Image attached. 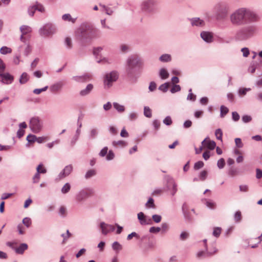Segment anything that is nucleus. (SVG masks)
Returning <instances> with one entry per match:
<instances>
[{"instance_id":"1","label":"nucleus","mask_w":262,"mask_h":262,"mask_svg":"<svg viewBox=\"0 0 262 262\" xmlns=\"http://www.w3.org/2000/svg\"><path fill=\"white\" fill-rule=\"evenodd\" d=\"M144 66L143 59L138 54H132L125 61V74L132 83L137 82Z\"/></svg>"},{"instance_id":"2","label":"nucleus","mask_w":262,"mask_h":262,"mask_svg":"<svg viewBox=\"0 0 262 262\" xmlns=\"http://www.w3.org/2000/svg\"><path fill=\"white\" fill-rule=\"evenodd\" d=\"M229 18L233 25L241 26L247 23H256L259 18L256 13L245 8H241L232 13Z\"/></svg>"},{"instance_id":"3","label":"nucleus","mask_w":262,"mask_h":262,"mask_svg":"<svg viewBox=\"0 0 262 262\" xmlns=\"http://www.w3.org/2000/svg\"><path fill=\"white\" fill-rule=\"evenodd\" d=\"M98 30L90 24H82L76 31L77 38L83 43L90 42L96 37Z\"/></svg>"},{"instance_id":"4","label":"nucleus","mask_w":262,"mask_h":262,"mask_svg":"<svg viewBox=\"0 0 262 262\" xmlns=\"http://www.w3.org/2000/svg\"><path fill=\"white\" fill-rule=\"evenodd\" d=\"M236 32L235 37L239 41H247L256 36L259 32L255 23H247Z\"/></svg>"},{"instance_id":"5","label":"nucleus","mask_w":262,"mask_h":262,"mask_svg":"<svg viewBox=\"0 0 262 262\" xmlns=\"http://www.w3.org/2000/svg\"><path fill=\"white\" fill-rule=\"evenodd\" d=\"M95 191L91 187H85L79 190L75 196L76 202L81 203L85 201L88 198L93 196Z\"/></svg>"},{"instance_id":"6","label":"nucleus","mask_w":262,"mask_h":262,"mask_svg":"<svg viewBox=\"0 0 262 262\" xmlns=\"http://www.w3.org/2000/svg\"><path fill=\"white\" fill-rule=\"evenodd\" d=\"M157 0H143L140 5L141 11L147 14H151L156 11Z\"/></svg>"},{"instance_id":"7","label":"nucleus","mask_w":262,"mask_h":262,"mask_svg":"<svg viewBox=\"0 0 262 262\" xmlns=\"http://www.w3.org/2000/svg\"><path fill=\"white\" fill-rule=\"evenodd\" d=\"M119 78L118 71L114 70L106 73L103 79L104 87L105 89H108L112 86L113 83L116 82Z\"/></svg>"},{"instance_id":"8","label":"nucleus","mask_w":262,"mask_h":262,"mask_svg":"<svg viewBox=\"0 0 262 262\" xmlns=\"http://www.w3.org/2000/svg\"><path fill=\"white\" fill-rule=\"evenodd\" d=\"M29 126L33 133L35 134L39 133L43 129V121L39 117H33L30 120Z\"/></svg>"},{"instance_id":"9","label":"nucleus","mask_w":262,"mask_h":262,"mask_svg":"<svg viewBox=\"0 0 262 262\" xmlns=\"http://www.w3.org/2000/svg\"><path fill=\"white\" fill-rule=\"evenodd\" d=\"M56 30V27L54 25L48 23L40 28L39 33L41 36L48 37L55 33Z\"/></svg>"},{"instance_id":"10","label":"nucleus","mask_w":262,"mask_h":262,"mask_svg":"<svg viewBox=\"0 0 262 262\" xmlns=\"http://www.w3.org/2000/svg\"><path fill=\"white\" fill-rule=\"evenodd\" d=\"M213 11L215 13L216 19L218 20L224 19L228 14L227 10L222 7L220 4L216 5L213 8Z\"/></svg>"},{"instance_id":"11","label":"nucleus","mask_w":262,"mask_h":262,"mask_svg":"<svg viewBox=\"0 0 262 262\" xmlns=\"http://www.w3.org/2000/svg\"><path fill=\"white\" fill-rule=\"evenodd\" d=\"M14 80V77L10 73L0 72V82L5 84H10Z\"/></svg>"},{"instance_id":"12","label":"nucleus","mask_w":262,"mask_h":262,"mask_svg":"<svg viewBox=\"0 0 262 262\" xmlns=\"http://www.w3.org/2000/svg\"><path fill=\"white\" fill-rule=\"evenodd\" d=\"M99 227L101 230L102 234L104 235L115 230V227L113 225L107 224L103 222L100 223Z\"/></svg>"},{"instance_id":"13","label":"nucleus","mask_w":262,"mask_h":262,"mask_svg":"<svg viewBox=\"0 0 262 262\" xmlns=\"http://www.w3.org/2000/svg\"><path fill=\"white\" fill-rule=\"evenodd\" d=\"M192 27H203L205 25V22L200 17H192L188 19Z\"/></svg>"},{"instance_id":"14","label":"nucleus","mask_w":262,"mask_h":262,"mask_svg":"<svg viewBox=\"0 0 262 262\" xmlns=\"http://www.w3.org/2000/svg\"><path fill=\"white\" fill-rule=\"evenodd\" d=\"M217 251V250L215 248H213V251H208L207 247L206 246L205 251H201L197 253L196 257L198 258H205L207 256H210L216 253Z\"/></svg>"},{"instance_id":"15","label":"nucleus","mask_w":262,"mask_h":262,"mask_svg":"<svg viewBox=\"0 0 262 262\" xmlns=\"http://www.w3.org/2000/svg\"><path fill=\"white\" fill-rule=\"evenodd\" d=\"M137 217L141 225H149L151 224V219L147 217L142 212H140L137 214Z\"/></svg>"},{"instance_id":"16","label":"nucleus","mask_w":262,"mask_h":262,"mask_svg":"<svg viewBox=\"0 0 262 262\" xmlns=\"http://www.w3.org/2000/svg\"><path fill=\"white\" fill-rule=\"evenodd\" d=\"M73 167L72 165L69 164L63 168V169L59 173L58 177L59 180L68 176L73 171Z\"/></svg>"},{"instance_id":"17","label":"nucleus","mask_w":262,"mask_h":262,"mask_svg":"<svg viewBox=\"0 0 262 262\" xmlns=\"http://www.w3.org/2000/svg\"><path fill=\"white\" fill-rule=\"evenodd\" d=\"M64 85V83L62 81H59L54 83L50 86V91L51 93L55 94L61 90Z\"/></svg>"},{"instance_id":"18","label":"nucleus","mask_w":262,"mask_h":262,"mask_svg":"<svg viewBox=\"0 0 262 262\" xmlns=\"http://www.w3.org/2000/svg\"><path fill=\"white\" fill-rule=\"evenodd\" d=\"M77 125H78V128L76 130L75 134L73 137V138H72V139L71 140V145L72 146H74L76 144V143L77 141L78 140L80 135L81 134L80 128L82 126V123L81 122H79V119L78 120V121H77Z\"/></svg>"},{"instance_id":"19","label":"nucleus","mask_w":262,"mask_h":262,"mask_svg":"<svg viewBox=\"0 0 262 262\" xmlns=\"http://www.w3.org/2000/svg\"><path fill=\"white\" fill-rule=\"evenodd\" d=\"M202 39L207 43H211L213 40V34L208 31H202L200 34Z\"/></svg>"},{"instance_id":"20","label":"nucleus","mask_w":262,"mask_h":262,"mask_svg":"<svg viewBox=\"0 0 262 262\" xmlns=\"http://www.w3.org/2000/svg\"><path fill=\"white\" fill-rule=\"evenodd\" d=\"M20 31L21 32L20 39L22 42H26V38L24 36L31 32L32 29L31 27L28 26L23 25L20 27Z\"/></svg>"},{"instance_id":"21","label":"nucleus","mask_w":262,"mask_h":262,"mask_svg":"<svg viewBox=\"0 0 262 262\" xmlns=\"http://www.w3.org/2000/svg\"><path fill=\"white\" fill-rule=\"evenodd\" d=\"M28 248V246L26 243L21 244L18 247L15 248V252L16 253L18 254H23L25 251L27 250Z\"/></svg>"},{"instance_id":"22","label":"nucleus","mask_w":262,"mask_h":262,"mask_svg":"<svg viewBox=\"0 0 262 262\" xmlns=\"http://www.w3.org/2000/svg\"><path fill=\"white\" fill-rule=\"evenodd\" d=\"M90 76L88 74H85L81 76H73L72 77V79L77 82H82L86 81L87 80L90 79Z\"/></svg>"},{"instance_id":"23","label":"nucleus","mask_w":262,"mask_h":262,"mask_svg":"<svg viewBox=\"0 0 262 262\" xmlns=\"http://www.w3.org/2000/svg\"><path fill=\"white\" fill-rule=\"evenodd\" d=\"M93 89V85L92 84H89L87 85L85 89L81 90L80 92V95L81 96H85L88 95L90 93V92L92 91V90Z\"/></svg>"},{"instance_id":"24","label":"nucleus","mask_w":262,"mask_h":262,"mask_svg":"<svg viewBox=\"0 0 262 262\" xmlns=\"http://www.w3.org/2000/svg\"><path fill=\"white\" fill-rule=\"evenodd\" d=\"M159 60L162 62H169L171 61L172 57L169 54H163L159 57Z\"/></svg>"},{"instance_id":"25","label":"nucleus","mask_w":262,"mask_h":262,"mask_svg":"<svg viewBox=\"0 0 262 262\" xmlns=\"http://www.w3.org/2000/svg\"><path fill=\"white\" fill-rule=\"evenodd\" d=\"M159 75L162 79H166L169 77V73L165 68H162L160 70Z\"/></svg>"},{"instance_id":"26","label":"nucleus","mask_w":262,"mask_h":262,"mask_svg":"<svg viewBox=\"0 0 262 262\" xmlns=\"http://www.w3.org/2000/svg\"><path fill=\"white\" fill-rule=\"evenodd\" d=\"M98 135V130L96 128H92L90 129L89 134V138L90 140L95 139Z\"/></svg>"},{"instance_id":"27","label":"nucleus","mask_w":262,"mask_h":262,"mask_svg":"<svg viewBox=\"0 0 262 262\" xmlns=\"http://www.w3.org/2000/svg\"><path fill=\"white\" fill-rule=\"evenodd\" d=\"M204 201V204L208 208L211 209H214L216 208V203L213 200L205 199Z\"/></svg>"},{"instance_id":"28","label":"nucleus","mask_w":262,"mask_h":262,"mask_svg":"<svg viewBox=\"0 0 262 262\" xmlns=\"http://www.w3.org/2000/svg\"><path fill=\"white\" fill-rule=\"evenodd\" d=\"M112 145L113 146L115 147H123L127 145V143L122 140H119V141H114L112 142Z\"/></svg>"},{"instance_id":"29","label":"nucleus","mask_w":262,"mask_h":262,"mask_svg":"<svg viewBox=\"0 0 262 262\" xmlns=\"http://www.w3.org/2000/svg\"><path fill=\"white\" fill-rule=\"evenodd\" d=\"M114 107L120 113H123L125 111V107L123 105H121L117 102L113 103Z\"/></svg>"},{"instance_id":"30","label":"nucleus","mask_w":262,"mask_h":262,"mask_svg":"<svg viewBox=\"0 0 262 262\" xmlns=\"http://www.w3.org/2000/svg\"><path fill=\"white\" fill-rule=\"evenodd\" d=\"M112 248L116 251V253H118L122 249V246L118 242H114L112 244Z\"/></svg>"},{"instance_id":"31","label":"nucleus","mask_w":262,"mask_h":262,"mask_svg":"<svg viewBox=\"0 0 262 262\" xmlns=\"http://www.w3.org/2000/svg\"><path fill=\"white\" fill-rule=\"evenodd\" d=\"M242 219V213L240 211H237L234 214V220L235 223H239Z\"/></svg>"},{"instance_id":"32","label":"nucleus","mask_w":262,"mask_h":262,"mask_svg":"<svg viewBox=\"0 0 262 262\" xmlns=\"http://www.w3.org/2000/svg\"><path fill=\"white\" fill-rule=\"evenodd\" d=\"M28 75L27 73L24 72L21 74L19 81L20 84H25L28 81Z\"/></svg>"},{"instance_id":"33","label":"nucleus","mask_w":262,"mask_h":262,"mask_svg":"<svg viewBox=\"0 0 262 262\" xmlns=\"http://www.w3.org/2000/svg\"><path fill=\"white\" fill-rule=\"evenodd\" d=\"M62 19L64 21H71L73 23H74L76 21V18H72L71 15L70 14H63L62 16Z\"/></svg>"},{"instance_id":"34","label":"nucleus","mask_w":262,"mask_h":262,"mask_svg":"<svg viewBox=\"0 0 262 262\" xmlns=\"http://www.w3.org/2000/svg\"><path fill=\"white\" fill-rule=\"evenodd\" d=\"M144 115L147 118H151L152 116L151 110L148 106L144 107Z\"/></svg>"},{"instance_id":"35","label":"nucleus","mask_w":262,"mask_h":262,"mask_svg":"<svg viewBox=\"0 0 262 262\" xmlns=\"http://www.w3.org/2000/svg\"><path fill=\"white\" fill-rule=\"evenodd\" d=\"M216 146V143L214 141L208 140L206 143V147L210 149L213 150Z\"/></svg>"},{"instance_id":"36","label":"nucleus","mask_w":262,"mask_h":262,"mask_svg":"<svg viewBox=\"0 0 262 262\" xmlns=\"http://www.w3.org/2000/svg\"><path fill=\"white\" fill-rule=\"evenodd\" d=\"M25 45V50L24 52V54L26 56H27L31 52L32 48L29 43L27 42L26 40Z\"/></svg>"},{"instance_id":"37","label":"nucleus","mask_w":262,"mask_h":262,"mask_svg":"<svg viewBox=\"0 0 262 262\" xmlns=\"http://www.w3.org/2000/svg\"><path fill=\"white\" fill-rule=\"evenodd\" d=\"M220 112V116L221 118H223L228 113L229 109L224 105H221Z\"/></svg>"},{"instance_id":"38","label":"nucleus","mask_w":262,"mask_h":262,"mask_svg":"<svg viewBox=\"0 0 262 262\" xmlns=\"http://www.w3.org/2000/svg\"><path fill=\"white\" fill-rule=\"evenodd\" d=\"M96 174V172L95 170L90 169L86 172L84 177L86 179H89L94 177V176H95Z\"/></svg>"},{"instance_id":"39","label":"nucleus","mask_w":262,"mask_h":262,"mask_svg":"<svg viewBox=\"0 0 262 262\" xmlns=\"http://www.w3.org/2000/svg\"><path fill=\"white\" fill-rule=\"evenodd\" d=\"M70 184L69 183H67L61 188V191L63 194H66L70 190Z\"/></svg>"},{"instance_id":"40","label":"nucleus","mask_w":262,"mask_h":262,"mask_svg":"<svg viewBox=\"0 0 262 262\" xmlns=\"http://www.w3.org/2000/svg\"><path fill=\"white\" fill-rule=\"evenodd\" d=\"M250 90V88H240L238 91V94L240 97H243L246 95L247 92Z\"/></svg>"},{"instance_id":"41","label":"nucleus","mask_w":262,"mask_h":262,"mask_svg":"<svg viewBox=\"0 0 262 262\" xmlns=\"http://www.w3.org/2000/svg\"><path fill=\"white\" fill-rule=\"evenodd\" d=\"M1 54L5 55L12 52V49L6 46L2 47L0 49Z\"/></svg>"},{"instance_id":"42","label":"nucleus","mask_w":262,"mask_h":262,"mask_svg":"<svg viewBox=\"0 0 262 262\" xmlns=\"http://www.w3.org/2000/svg\"><path fill=\"white\" fill-rule=\"evenodd\" d=\"M145 206L147 208H155V205L154 204V200L152 198H149L148 201L145 204Z\"/></svg>"},{"instance_id":"43","label":"nucleus","mask_w":262,"mask_h":262,"mask_svg":"<svg viewBox=\"0 0 262 262\" xmlns=\"http://www.w3.org/2000/svg\"><path fill=\"white\" fill-rule=\"evenodd\" d=\"M169 84L168 82H165L164 84H161L159 87V90L162 91L163 92H166L168 91Z\"/></svg>"},{"instance_id":"44","label":"nucleus","mask_w":262,"mask_h":262,"mask_svg":"<svg viewBox=\"0 0 262 262\" xmlns=\"http://www.w3.org/2000/svg\"><path fill=\"white\" fill-rule=\"evenodd\" d=\"M23 224L26 226L27 228H29L32 224L31 220L30 218L26 217L23 220Z\"/></svg>"},{"instance_id":"45","label":"nucleus","mask_w":262,"mask_h":262,"mask_svg":"<svg viewBox=\"0 0 262 262\" xmlns=\"http://www.w3.org/2000/svg\"><path fill=\"white\" fill-rule=\"evenodd\" d=\"M40 179V171L38 170V172H36L32 178V182L34 184H36L39 182Z\"/></svg>"},{"instance_id":"46","label":"nucleus","mask_w":262,"mask_h":262,"mask_svg":"<svg viewBox=\"0 0 262 262\" xmlns=\"http://www.w3.org/2000/svg\"><path fill=\"white\" fill-rule=\"evenodd\" d=\"M38 170L40 171V174H45L47 172V169L43 167V164L42 163L39 164L36 167L37 172H38Z\"/></svg>"},{"instance_id":"47","label":"nucleus","mask_w":262,"mask_h":262,"mask_svg":"<svg viewBox=\"0 0 262 262\" xmlns=\"http://www.w3.org/2000/svg\"><path fill=\"white\" fill-rule=\"evenodd\" d=\"M189 236V234L187 232H182L180 235V239L181 241H185L186 240Z\"/></svg>"},{"instance_id":"48","label":"nucleus","mask_w":262,"mask_h":262,"mask_svg":"<svg viewBox=\"0 0 262 262\" xmlns=\"http://www.w3.org/2000/svg\"><path fill=\"white\" fill-rule=\"evenodd\" d=\"M222 229L220 227H215L213 229L212 234L216 237H218L221 233Z\"/></svg>"},{"instance_id":"49","label":"nucleus","mask_w":262,"mask_h":262,"mask_svg":"<svg viewBox=\"0 0 262 262\" xmlns=\"http://www.w3.org/2000/svg\"><path fill=\"white\" fill-rule=\"evenodd\" d=\"M215 135L216 137V139L222 141V136H223V133L220 128L217 129L215 132Z\"/></svg>"},{"instance_id":"50","label":"nucleus","mask_w":262,"mask_h":262,"mask_svg":"<svg viewBox=\"0 0 262 262\" xmlns=\"http://www.w3.org/2000/svg\"><path fill=\"white\" fill-rule=\"evenodd\" d=\"M37 137L35 135L30 134L27 137V140L29 143H34L36 141Z\"/></svg>"},{"instance_id":"51","label":"nucleus","mask_w":262,"mask_h":262,"mask_svg":"<svg viewBox=\"0 0 262 262\" xmlns=\"http://www.w3.org/2000/svg\"><path fill=\"white\" fill-rule=\"evenodd\" d=\"M115 158V154L114 152L110 150L108 151V154L106 156V160L107 161H111L114 159Z\"/></svg>"},{"instance_id":"52","label":"nucleus","mask_w":262,"mask_h":262,"mask_svg":"<svg viewBox=\"0 0 262 262\" xmlns=\"http://www.w3.org/2000/svg\"><path fill=\"white\" fill-rule=\"evenodd\" d=\"M36 11L34 5L30 6L28 9V13L30 16H33Z\"/></svg>"},{"instance_id":"53","label":"nucleus","mask_w":262,"mask_h":262,"mask_svg":"<svg viewBox=\"0 0 262 262\" xmlns=\"http://www.w3.org/2000/svg\"><path fill=\"white\" fill-rule=\"evenodd\" d=\"M72 235L69 230H67L66 233H62L61 236L63 237L62 243H64Z\"/></svg>"},{"instance_id":"54","label":"nucleus","mask_w":262,"mask_h":262,"mask_svg":"<svg viewBox=\"0 0 262 262\" xmlns=\"http://www.w3.org/2000/svg\"><path fill=\"white\" fill-rule=\"evenodd\" d=\"M136 237L137 239H139L140 236L135 232H133L130 234H128L127 236V240L130 241L133 237Z\"/></svg>"},{"instance_id":"55","label":"nucleus","mask_w":262,"mask_h":262,"mask_svg":"<svg viewBox=\"0 0 262 262\" xmlns=\"http://www.w3.org/2000/svg\"><path fill=\"white\" fill-rule=\"evenodd\" d=\"M208 172L206 170H204L202 171L199 175L200 180L204 181L207 177Z\"/></svg>"},{"instance_id":"56","label":"nucleus","mask_w":262,"mask_h":262,"mask_svg":"<svg viewBox=\"0 0 262 262\" xmlns=\"http://www.w3.org/2000/svg\"><path fill=\"white\" fill-rule=\"evenodd\" d=\"M64 43L66 47L68 49H71L72 47V43L71 39L69 37H67L64 40Z\"/></svg>"},{"instance_id":"57","label":"nucleus","mask_w":262,"mask_h":262,"mask_svg":"<svg viewBox=\"0 0 262 262\" xmlns=\"http://www.w3.org/2000/svg\"><path fill=\"white\" fill-rule=\"evenodd\" d=\"M59 214L60 216L64 217L67 214V209L64 206H61L59 209Z\"/></svg>"},{"instance_id":"58","label":"nucleus","mask_w":262,"mask_h":262,"mask_svg":"<svg viewBox=\"0 0 262 262\" xmlns=\"http://www.w3.org/2000/svg\"><path fill=\"white\" fill-rule=\"evenodd\" d=\"M181 91V86L179 85L174 84L170 89L171 93H175Z\"/></svg>"},{"instance_id":"59","label":"nucleus","mask_w":262,"mask_h":262,"mask_svg":"<svg viewBox=\"0 0 262 262\" xmlns=\"http://www.w3.org/2000/svg\"><path fill=\"white\" fill-rule=\"evenodd\" d=\"M196 98V96L195 95L193 94L192 93H189L187 97V100L188 101H191L192 102H194L195 101Z\"/></svg>"},{"instance_id":"60","label":"nucleus","mask_w":262,"mask_h":262,"mask_svg":"<svg viewBox=\"0 0 262 262\" xmlns=\"http://www.w3.org/2000/svg\"><path fill=\"white\" fill-rule=\"evenodd\" d=\"M100 6L102 7L103 8V10L105 11V13L108 15H112L113 13V10L108 7H106L104 5L102 4H100Z\"/></svg>"},{"instance_id":"61","label":"nucleus","mask_w":262,"mask_h":262,"mask_svg":"<svg viewBox=\"0 0 262 262\" xmlns=\"http://www.w3.org/2000/svg\"><path fill=\"white\" fill-rule=\"evenodd\" d=\"M204 163L203 161H200L196 162L194 165V169L195 170H198L204 166Z\"/></svg>"},{"instance_id":"62","label":"nucleus","mask_w":262,"mask_h":262,"mask_svg":"<svg viewBox=\"0 0 262 262\" xmlns=\"http://www.w3.org/2000/svg\"><path fill=\"white\" fill-rule=\"evenodd\" d=\"M120 49L121 51L124 53L128 52L129 50V47L127 45L124 44L121 45L120 47Z\"/></svg>"},{"instance_id":"63","label":"nucleus","mask_w":262,"mask_h":262,"mask_svg":"<svg viewBox=\"0 0 262 262\" xmlns=\"http://www.w3.org/2000/svg\"><path fill=\"white\" fill-rule=\"evenodd\" d=\"M152 219L155 223H159L161 221L162 216L160 215L154 214L152 216Z\"/></svg>"},{"instance_id":"64","label":"nucleus","mask_w":262,"mask_h":262,"mask_svg":"<svg viewBox=\"0 0 262 262\" xmlns=\"http://www.w3.org/2000/svg\"><path fill=\"white\" fill-rule=\"evenodd\" d=\"M225 165V162L223 158H221L220 160H218L217 163V165L219 168L222 169L224 168V166Z\"/></svg>"}]
</instances>
